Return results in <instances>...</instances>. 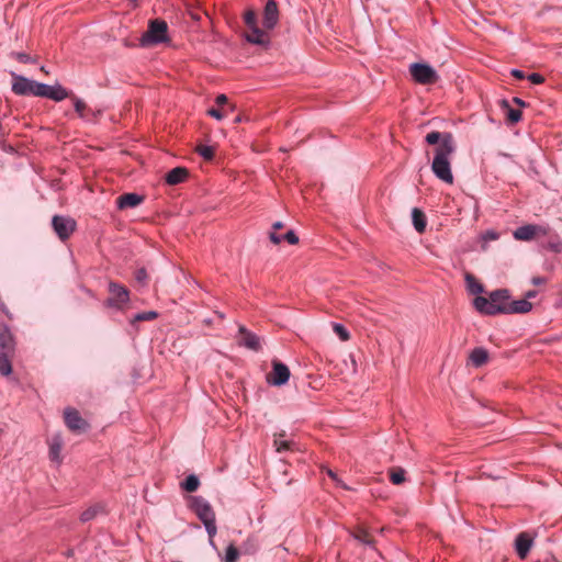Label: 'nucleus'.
Returning a JSON list of instances; mask_svg holds the SVG:
<instances>
[{
  "label": "nucleus",
  "mask_w": 562,
  "mask_h": 562,
  "mask_svg": "<svg viewBox=\"0 0 562 562\" xmlns=\"http://www.w3.org/2000/svg\"><path fill=\"white\" fill-rule=\"evenodd\" d=\"M390 480L395 485L402 484L405 481V471L402 468H392L390 470Z\"/></svg>",
  "instance_id": "c756f323"
},
{
  "label": "nucleus",
  "mask_w": 562,
  "mask_h": 562,
  "mask_svg": "<svg viewBox=\"0 0 562 562\" xmlns=\"http://www.w3.org/2000/svg\"><path fill=\"white\" fill-rule=\"evenodd\" d=\"M488 351L482 347L474 348L469 355V361L475 368H480L488 362Z\"/></svg>",
  "instance_id": "aec40b11"
},
{
  "label": "nucleus",
  "mask_w": 562,
  "mask_h": 562,
  "mask_svg": "<svg viewBox=\"0 0 562 562\" xmlns=\"http://www.w3.org/2000/svg\"><path fill=\"white\" fill-rule=\"evenodd\" d=\"M16 59L21 63H30L31 61V57L30 55L27 54H24V53H18L15 55Z\"/></svg>",
  "instance_id": "c03bdc74"
},
{
  "label": "nucleus",
  "mask_w": 562,
  "mask_h": 562,
  "mask_svg": "<svg viewBox=\"0 0 562 562\" xmlns=\"http://www.w3.org/2000/svg\"><path fill=\"white\" fill-rule=\"evenodd\" d=\"M527 78L533 85H540L544 81V77L537 72L529 75Z\"/></svg>",
  "instance_id": "79ce46f5"
},
{
  "label": "nucleus",
  "mask_w": 562,
  "mask_h": 562,
  "mask_svg": "<svg viewBox=\"0 0 562 562\" xmlns=\"http://www.w3.org/2000/svg\"><path fill=\"white\" fill-rule=\"evenodd\" d=\"M147 278H148V276H147V272H146V270L144 268L138 269L136 271V273H135L136 281L142 283V284L146 283Z\"/></svg>",
  "instance_id": "58836bf2"
},
{
  "label": "nucleus",
  "mask_w": 562,
  "mask_h": 562,
  "mask_svg": "<svg viewBox=\"0 0 562 562\" xmlns=\"http://www.w3.org/2000/svg\"><path fill=\"white\" fill-rule=\"evenodd\" d=\"M225 110L227 111V115L231 113V112H234L235 111V105L233 104H226L225 105Z\"/></svg>",
  "instance_id": "3c124183"
},
{
  "label": "nucleus",
  "mask_w": 562,
  "mask_h": 562,
  "mask_svg": "<svg viewBox=\"0 0 562 562\" xmlns=\"http://www.w3.org/2000/svg\"><path fill=\"white\" fill-rule=\"evenodd\" d=\"M333 329L342 341H347L350 338L348 330L341 324H334Z\"/></svg>",
  "instance_id": "e433bc0d"
},
{
  "label": "nucleus",
  "mask_w": 562,
  "mask_h": 562,
  "mask_svg": "<svg viewBox=\"0 0 562 562\" xmlns=\"http://www.w3.org/2000/svg\"><path fill=\"white\" fill-rule=\"evenodd\" d=\"M45 94H42L43 98L52 99L56 102H59L66 98L71 97V93L63 88L60 85L48 86L45 85Z\"/></svg>",
  "instance_id": "a211bd4d"
},
{
  "label": "nucleus",
  "mask_w": 562,
  "mask_h": 562,
  "mask_svg": "<svg viewBox=\"0 0 562 562\" xmlns=\"http://www.w3.org/2000/svg\"><path fill=\"white\" fill-rule=\"evenodd\" d=\"M239 345L245 346L248 349L258 351L261 348L259 337L249 331L245 326H239Z\"/></svg>",
  "instance_id": "ddd939ff"
},
{
  "label": "nucleus",
  "mask_w": 562,
  "mask_h": 562,
  "mask_svg": "<svg viewBox=\"0 0 562 562\" xmlns=\"http://www.w3.org/2000/svg\"><path fill=\"white\" fill-rule=\"evenodd\" d=\"M238 557V549L234 544H229L226 549L225 562H237Z\"/></svg>",
  "instance_id": "c9c22d12"
},
{
  "label": "nucleus",
  "mask_w": 562,
  "mask_h": 562,
  "mask_svg": "<svg viewBox=\"0 0 562 562\" xmlns=\"http://www.w3.org/2000/svg\"><path fill=\"white\" fill-rule=\"evenodd\" d=\"M409 72L414 80L420 85H431L438 81L439 76L436 70L423 63H415L409 66Z\"/></svg>",
  "instance_id": "0eeeda50"
},
{
  "label": "nucleus",
  "mask_w": 562,
  "mask_h": 562,
  "mask_svg": "<svg viewBox=\"0 0 562 562\" xmlns=\"http://www.w3.org/2000/svg\"><path fill=\"white\" fill-rule=\"evenodd\" d=\"M532 283H533L535 285L542 284V283H544V279H543V278H541V277H533V278H532Z\"/></svg>",
  "instance_id": "09e8293b"
},
{
  "label": "nucleus",
  "mask_w": 562,
  "mask_h": 562,
  "mask_svg": "<svg viewBox=\"0 0 562 562\" xmlns=\"http://www.w3.org/2000/svg\"><path fill=\"white\" fill-rule=\"evenodd\" d=\"M105 509L102 504H94L85 509L80 515V521L81 522H88L92 519H94L98 515L104 514Z\"/></svg>",
  "instance_id": "b1692460"
},
{
  "label": "nucleus",
  "mask_w": 562,
  "mask_h": 562,
  "mask_svg": "<svg viewBox=\"0 0 562 562\" xmlns=\"http://www.w3.org/2000/svg\"><path fill=\"white\" fill-rule=\"evenodd\" d=\"M283 239L286 240L291 245H295L299 243V237L293 231H289L283 235Z\"/></svg>",
  "instance_id": "4c0bfd02"
},
{
  "label": "nucleus",
  "mask_w": 562,
  "mask_h": 562,
  "mask_svg": "<svg viewBox=\"0 0 562 562\" xmlns=\"http://www.w3.org/2000/svg\"><path fill=\"white\" fill-rule=\"evenodd\" d=\"M536 295H537V291H535V290H530V291L526 292V294H525V299H526V300H529V299L535 297Z\"/></svg>",
  "instance_id": "8fccbe9b"
},
{
  "label": "nucleus",
  "mask_w": 562,
  "mask_h": 562,
  "mask_svg": "<svg viewBox=\"0 0 562 562\" xmlns=\"http://www.w3.org/2000/svg\"><path fill=\"white\" fill-rule=\"evenodd\" d=\"M194 509H195L196 515L203 522L207 521V520H214V518H215L212 507L210 506L209 503H206L203 499L194 501Z\"/></svg>",
  "instance_id": "6ab92c4d"
},
{
  "label": "nucleus",
  "mask_w": 562,
  "mask_h": 562,
  "mask_svg": "<svg viewBox=\"0 0 562 562\" xmlns=\"http://www.w3.org/2000/svg\"><path fill=\"white\" fill-rule=\"evenodd\" d=\"M282 437H283V435H279V437L276 436V438L273 440V446L278 452L291 450L292 446H293L292 441L283 440V439H281Z\"/></svg>",
  "instance_id": "7c9ffc66"
},
{
  "label": "nucleus",
  "mask_w": 562,
  "mask_h": 562,
  "mask_svg": "<svg viewBox=\"0 0 562 562\" xmlns=\"http://www.w3.org/2000/svg\"><path fill=\"white\" fill-rule=\"evenodd\" d=\"M512 75H513L515 78L519 79V80H520V79H525V78H526L525 74H524L521 70H518V69H513V70H512Z\"/></svg>",
  "instance_id": "de8ad7c7"
},
{
  "label": "nucleus",
  "mask_w": 562,
  "mask_h": 562,
  "mask_svg": "<svg viewBox=\"0 0 562 562\" xmlns=\"http://www.w3.org/2000/svg\"><path fill=\"white\" fill-rule=\"evenodd\" d=\"M279 21V9L274 0H268L263 9L262 24L266 30H272Z\"/></svg>",
  "instance_id": "f8f14e48"
},
{
  "label": "nucleus",
  "mask_w": 562,
  "mask_h": 562,
  "mask_svg": "<svg viewBox=\"0 0 562 562\" xmlns=\"http://www.w3.org/2000/svg\"><path fill=\"white\" fill-rule=\"evenodd\" d=\"M244 21L250 32L247 34V41L252 44L267 45L269 36L265 30H261L257 24V13L255 10L249 9L244 14Z\"/></svg>",
  "instance_id": "20e7f679"
},
{
  "label": "nucleus",
  "mask_w": 562,
  "mask_h": 562,
  "mask_svg": "<svg viewBox=\"0 0 562 562\" xmlns=\"http://www.w3.org/2000/svg\"><path fill=\"white\" fill-rule=\"evenodd\" d=\"M514 102H515L516 104H518V105H521V106H524V105H525V102H524L521 99H519V98H514Z\"/></svg>",
  "instance_id": "864d4df0"
},
{
  "label": "nucleus",
  "mask_w": 562,
  "mask_h": 562,
  "mask_svg": "<svg viewBox=\"0 0 562 562\" xmlns=\"http://www.w3.org/2000/svg\"><path fill=\"white\" fill-rule=\"evenodd\" d=\"M61 439L59 436H55L52 438L49 442V457L53 461H60V451H61Z\"/></svg>",
  "instance_id": "a878e982"
},
{
  "label": "nucleus",
  "mask_w": 562,
  "mask_h": 562,
  "mask_svg": "<svg viewBox=\"0 0 562 562\" xmlns=\"http://www.w3.org/2000/svg\"><path fill=\"white\" fill-rule=\"evenodd\" d=\"M196 151L206 160H211L214 157V148L212 146L199 145Z\"/></svg>",
  "instance_id": "f704fd0d"
},
{
  "label": "nucleus",
  "mask_w": 562,
  "mask_h": 562,
  "mask_svg": "<svg viewBox=\"0 0 562 562\" xmlns=\"http://www.w3.org/2000/svg\"><path fill=\"white\" fill-rule=\"evenodd\" d=\"M502 105L506 111V116L509 123L514 124L520 121L521 119V111L512 109L507 101L503 100Z\"/></svg>",
  "instance_id": "bb28decb"
},
{
  "label": "nucleus",
  "mask_w": 562,
  "mask_h": 562,
  "mask_svg": "<svg viewBox=\"0 0 562 562\" xmlns=\"http://www.w3.org/2000/svg\"><path fill=\"white\" fill-rule=\"evenodd\" d=\"M425 140L429 145H437L434 150V160L431 170L435 176L445 183H453V175L451 170V156L456 153L457 145L451 133H441L438 131L429 132Z\"/></svg>",
  "instance_id": "f257e3e1"
},
{
  "label": "nucleus",
  "mask_w": 562,
  "mask_h": 562,
  "mask_svg": "<svg viewBox=\"0 0 562 562\" xmlns=\"http://www.w3.org/2000/svg\"><path fill=\"white\" fill-rule=\"evenodd\" d=\"M353 536L357 540H359L362 543H366V544L373 543V538L371 537V535L362 528H359L358 530H356Z\"/></svg>",
  "instance_id": "473e14b6"
},
{
  "label": "nucleus",
  "mask_w": 562,
  "mask_h": 562,
  "mask_svg": "<svg viewBox=\"0 0 562 562\" xmlns=\"http://www.w3.org/2000/svg\"><path fill=\"white\" fill-rule=\"evenodd\" d=\"M548 233H549V227H544L541 225L528 224V225L518 227L514 232L513 235H514V238L517 240L529 241L539 236H546V235H548Z\"/></svg>",
  "instance_id": "1a4fd4ad"
},
{
  "label": "nucleus",
  "mask_w": 562,
  "mask_h": 562,
  "mask_svg": "<svg viewBox=\"0 0 562 562\" xmlns=\"http://www.w3.org/2000/svg\"><path fill=\"white\" fill-rule=\"evenodd\" d=\"M130 301V291L126 286L116 282L109 283V297L105 301V305L123 310Z\"/></svg>",
  "instance_id": "423d86ee"
},
{
  "label": "nucleus",
  "mask_w": 562,
  "mask_h": 562,
  "mask_svg": "<svg viewBox=\"0 0 562 562\" xmlns=\"http://www.w3.org/2000/svg\"><path fill=\"white\" fill-rule=\"evenodd\" d=\"M199 485H200V481L193 474L189 475L184 480V482L181 483L182 488L186 490L187 492H190V493L195 492L198 490Z\"/></svg>",
  "instance_id": "c85d7f7f"
},
{
  "label": "nucleus",
  "mask_w": 562,
  "mask_h": 562,
  "mask_svg": "<svg viewBox=\"0 0 562 562\" xmlns=\"http://www.w3.org/2000/svg\"><path fill=\"white\" fill-rule=\"evenodd\" d=\"M465 280H467L468 289L471 293L479 294L484 291L483 285L475 279L474 276L468 273L465 276Z\"/></svg>",
  "instance_id": "cd10ccee"
},
{
  "label": "nucleus",
  "mask_w": 562,
  "mask_h": 562,
  "mask_svg": "<svg viewBox=\"0 0 562 562\" xmlns=\"http://www.w3.org/2000/svg\"><path fill=\"white\" fill-rule=\"evenodd\" d=\"M52 225L60 240H66L76 229V221L69 216L55 215Z\"/></svg>",
  "instance_id": "6e6552de"
},
{
  "label": "nucleus",
  "mask_w": 562,
  "mask_h": 562,
  "mask_svg": "<svg viewBox=\"0 0 562 562\" xmlns=\"http://www.w3.org/2000/svg\"><path fill=\"white\" fill-rule=\"evenodd\" d=\"M64 418L67 427L74 432L81 434L88 429V423L74 408H67L64 413Z\"/></svg>",
  "instance_id": "9b49d317"
},
{
  "label": "nucleus",
  "mask_w": 562,
  "mask_h": 562,
  "mask_svg": "<svg viewBox=\"0 0 562 562\" xmlns=\"http://www.w3.org/2000/svg\"><path fill=\"white\" fill-rule=\"evenodd\" d=\"M157 316L158 314L154 311L138 313L131 319V324L134 325L137 322L153 321Z\"/></svg>",
  "instance_id": "2f4dec72"
},
{
  "label": "nucleus",
  "mask_w": 562,
  "mask_h": 562,
  "mask_svg": "<svg viewBox=\"0 0 562 562\" xmlns=\"http://www.w3.org/2000/svg\"><path fill=\"white\" fill-rule=\"evenodd\" d=\"M272 228H273L274 231L281 229V228H283V223H282V222H276V223L272 225Z\"/></svg>",
  "instance_id": "603ef678"
},
{
  "label": "nucleus",
  "mask_w": 562,
  "mask_h": 562,
  "mask_svg": "<svg viewBox=\"0 0 562 562\" xmlns=\"http://www.w3.org/2000/svg\"><path fill=\"white\" fill-rule=\"evenodd\" d=\"M327 473L334 481L337 482V484H339L344 488H347V486L338 480L337 475L331 470H328Z\"/></svg>",
  "instance_id": "49530a36"
},
{
  "label": "nucleus",
  "mask_w": 562,
  "mask_h": 562,
  "mask_svg": "<svg viewBox=\"0 0 562 562\" xmlns=\"http://www.w3.org/2000/svg\"><path fill=\"white\" fill-rule=\"evenodd\" d=\"M15 355V341L10 328L0 324V374L8 376L12 372V359Z\"/></svg>",
  "instance_id": "f03ea898"
},
{
  "label": "nucleus",
  "mask_w": 562,
  "mask_h": 562,
  "mask_svg": "<svg viewBox=\"0 0 562 562\" xmlns=\"http://www.w3.org/2000/svg\"><path fill=\"white\" fill-rule=\"evenodd\" d=\"M234 122H235V123H239V122H241V117H240L239 115H238V116H236V117H235V120H234Z\"/></svg>",
  "instance_id": "5fc2aeb1"
},
{
  "label": "nucleus",
  "mask_w": 562,
  "mask_h": 562,
  "mask_svg": "<svg viewBox=\"0 0 562 562\" xmlns=\"http://www.w3.org/2000/svg\"><path fill=\"white\" fill-rule=\"evenodd\" d=\"M533 543V538L528 532H520L515 540V548L518 557L524 560L527 558Z\"/></svg>",
  "instance_id": "2eb2a0df"
},
{
  "label": "nucleus",
  "mask_w": 562,
  "mask_h": 562,
  "mask_svg": "<svg viewBox=\"0 0 562 562\" xmlns=\"http://www.w3.org/2000/svg\"><path fill=\"white\" fill-rule=\"evenodd\" d=\"M499 234L495 231H487L483 234L482 239L486 241H492L498 239Z\"/></svg>",
  "instance_id": "ea45409f"
},
{
  "label": "nucleus",
  "mask_w": 562,
  "mask_h": 562,
  "mask_svg": "<svg viewBox=\"0 0 562 562\" xmlns=\"http://www.w3.org/2000/svg\"><path fill=\"white\" fill-rule=\"evenodd\" d=\"M532 304L526 300L512 301L508 304L507 314H525L531 311Z\"/></svg>",
  "instance_id": "5701e85b"
},
{
  "label": "nucleus",
  "mask_w": 562,
  "mask_h": 562,
  "mask_svg": "<svg viewBox=\"0 0 562 562\" xmlns=\"http://www.w3.org/2000/svg\"><path fill=\"white\" fill-rule=\"evenodd\" d=\"M188 175L189 172L187 168L176 167L166 175L165 179L168 184L176 186L183 182L187 179Z\"/></svg>",
  "instance_id": "4be33fe9"
},
{
  "label": "nucleus",
  "mask_w": 562,
  "mask_h": 562,
  "mask_svg": "<svg viewBox=\"0 0 562 562\" xmlns=\"http://www.w3.org/2000/svg\"><path fill=\"white\" fill-rule=\"evenodd\" d=\"M75 105L76 112L79 114L80 117H86V112L89 111L87 104L77 97H71Z\"/></svg>",
  "instance_id": "72a5a7b5"
},
{
  "label": "nucleus",
  "mask_w": 562,
  "mask_h": 562,
  "mask_svg": "<svg viewBox=\"0 0 562 562\" xmlns=\"http://www.w3.org/2000/svg\"><path fill=\"white\" fill-rule=\"evenodd\" d=\"M215 103L217 108L210 109L207 114L221 121L227 116V111L225 110V105L227 104V97L225 94H218L215 99Z\"/></svg>",
  "instance_id": "412c9836"
},
{
  "label": "nucleus",
  "mask_w": 562,
  "mask_h": 562,
  "mask_svg": "<svg viewBox=\"0 0 562 562\" xmlns=\"http://www.w3.org/2000/svg\"><path fill=\"white\" fill-rule=\"evenodd\" d=\"M269 238H270V240H271L273 244H276V245H278V244H280L282 240H284V239H283V235H278L276 232H271V233H270V235H269Z\"/></svg>",
  "instance_id": "37998d69"
},
{
  "label": "nucleus",
  "mask_w": 562,
  "mask_h": 562,
  "mask_svg": "<svg viewBox=\"0 0 562 562\" xmlns=\"http://www.w3.org/2000/svg\"><path fill=\"white\" fill-rule=\"evenodd\" d=\"M290 379V370L282 362L274 360L272 362V371L267 374V382L274 386L285 384Z\"/></svg>",
  "instance_id": "9d476101"
},
{
  "label": "nucleus",
  "mask_w": 562,
  "mask_h": 562,
  "mask_svg": "<svg viewBox=\"0 0 562 562\" xmlns=\"http://www.w3.org/2000/svg\"><path fill=\"white\" fill-rule=\"evenodd\" d=\"M41 71H43V72H47V71H46V68H44V67H42V68H41Z\"/></svg>",
  "instance_id": "6e6d98bb"
},
{
  "label": "nucleus",
  "mask_w": 562,
  "mask_h": 562,
  "mask_svg": "<svg viewBox=\"0 0 562 562\" xmlns=\"http://www.w3.org/2000/svg\"><path fill=\"white\" fill-rule=\"evenodd\" d=\"M475 308L486 315H496L501 314L499 311H504V308H497L490 295L486 296H476L473 301Z\"/></svg>",
  "instance_id": "4468645a"
},
{
  "label": "nucleus",
  "mask_w": 562,
  "mask_h": 562,
  "mask_svg": "<svg viewBox=\"0 0 562 562\" xmlns=\"http://www.w3.org/2000/svg\"><path fill=\"white\" fill-rule=\"evenodd\" d=\"M12 91L18 95L42 97L45 94V83L31 80L26 77L13 74Z\"/></svg>",
  "instance_id": "7ed1b4c3"
},
{
  "label": "nucleus",
  "mask_w": 562,
  "mask_h": 562,
  "mask_svg": "<svg viewBox=\"0 0 562 562\" xmlns=\"http://www.w3.org/2000/svg\"><path fill=\"white\" fill-rule=\"evenodd\" d=\"M488 295L497 308H504V311H499V313L507 314V308H508V304H509L508 290H506V289L495 290V291H492Z\"/></svg>",
  "instance_id": "f3484780"
},
{
  "label": "nucleus",
  "mask_w": 562,
  "mask_h": 562,
  "mask_svg": "<svg viewBox=\"0 0 562 562\" xmlns=\"http://www.w3.org/2000/svg\"><path fill=\"white\" fill-rule=\"evenodd\" d=\"M412 220L415 229L420 234L424 233L427 225L424 212L417 207H414L412 211Z\"/></svg>",
  "instance_id": "393cba45"
},
{
  "label": "nucleus",
  "mask_w": 562,
  "mask_h": 562,
  "mask_svg": "<svg viewBox=\"0 0 562 562\" xmlns=\"http://www.w3.org/2000/svg\"><path fill=\"white\" fill-rule=\"evenodd\" d=\"M144 201V196L137 193H124L117 196L116 205L120 210L136 207Z\"/></svg>",
  "instance_id": "dca6fc26"
},
{
  "label": "nucleus",
  "mask_w": 562,
  "mask_h": 562,
  "mask_svg": "<svg viewBox=\"0 0 562 562\" xmlns=\"http://www.w3.org/2000/svg\"><path fill=\"white\" fill-rule=\"evenodd\" d=\"M168 25L164 20H153L149 22L148 30L142 36L143 45L164 43L167 37Z\"/></svg>",
  "instance_id": "39448f33"
},
{
  "label": "nucleus",
  "mask_w": 562,
  "mask_h": 562,
  "mask_svg": "<svg viewBox=\"0 0 562 562\" xmlns=\"http://www.w3.org/2000/svg\"><path fill=\"white\" fill-rule=\"evenodd\" d=\"M206 531L210 537H213L216 533V526H215V519L214 520H207L203 522Z\"/></svg>",
  "instance_id": "a19ab883"
},
{
  "label": "nucleus",
  "mask_w": 562,
  "mask_h": 562,
  "mask_svg": "<svg viewBox=\"0 0 562 562\" xmlns=\"http://www.w3.org/2000/svg\"><path fill=\"white\" fill-rule=\"evenodd\" d=\"M550 248H551L554 252H561V251H562V243H560V241L551 243V244H550Z\"/></svg>",
  "instance_id": "a18cd8bd"
}]
</instances>
